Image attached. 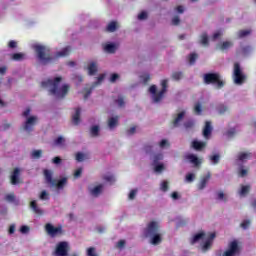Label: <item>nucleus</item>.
Here are the masks:
<instances>
[{"instance_id": "f257e3e1", "label": "nucleus", "mask_w": 256, "mask_h": 256, "mask_svg": "<svg viewBox=\"0 0 256 256\" xmlns=\"http://www.w3.org/2000/svg\"><path fill=\"white\" fill-rule=\"evenodd\" d=\"M30 47L36 53V61L38 65H48V63H53V61H57V59L67 57V55L71 53V47L69 46L62 48L52 56L47 54L49 53V48L44 44L33 42Z\"/></svg>"}, {"instance_id": "f03ea898", "label": "nucleus", "mask_w": 256, "mask_h": 256, "mask_svg": "<svg viewBox=\"0 0 256 256\" xmlns=\"http://www.w3.org/2000/svg\"><path fill=\"white\" fill-rule=\"evenodd\" d=\"M42 87L43 89H47L49 93L57 99H63L71 89L69 84L63 83V77L61 76L44 80L42 82Z\"/></svg>"}, {"instance_id": "7ed1b4c3", "label": "nucleus", "mask_w": 256, "mask_h": 256, "mask_svg": "<svg viewBox=\"0 0 256 256\" xmlns=\"http://www.w3.org/2000/svg\"><path fill=\"white\" fill-rule=\"evenodd\" d=\"M142 236L149 239L151 245H161L163 241V233L161 232V221L151 220L142 230Z\"/></svg>"}, {"instance_id": "20e7f679", "label": "nucleus", "mask_w": 256, "mask_h": 256, "mask_svg": "<svg viewBox=\"0 0 256 256\" xmlns=\"http://www.w3.org/2000/svg\"><path fill=\"white\" fill-rule=\"evenodd\" d=\"M214 240H215L214 232L200 231L192 237L191 243L193 245H198L202 253H207V251H209L211 247H213Z\"/></svg>"}, {"instance_id": "39448f33", "label": "nucleus", "mask_w": 256, "mask_h": 256, "mask_svg": "<svg viewBox=\"0 0 256 256\" xmlns=\"http://www.w3.org/2000/svg\"><path fill=\"white\" fill-rule=\"evenodd\" d=\"M161 89L158 90L156 85H151L148 89V93L154 103L163 101L165 94L167 93V87H169V79H162L160 81Z\"/></svg>"}, {"instance_id": "423d86ee", "label": "nucleus", "mask_w": 256, "mask_h": 256, "mask_svg": "<svg viewBox=\"0 0 256 256\" xmlns=\"http://www.w3.org/2000/svg\"><path fill=\"white\" fill-rule=\"evenodd\" d=\"M22 115L23 117H25V121L22 125L23 131H25L26 133H31V131H33L34 127L37 125L39 117L32 115L30 108H26L23 111Z\"/></svg>"}, {"instance_id": "0eeeda50", "label": "nucleus", "mask_w": 256, "mask_h": 256, "mask_svg": "<svg viewBox=\"0 0 256 256\" xmlns=\"http://www.w3.org/2000/svg\"><path fill=\"white\" fill-rule=\"evenodd\" d=\"M44 177L50 187H55L58 190L63 189L67 185V177H63L58 181L53 180V172L51 170H44Z\"/></svg>"}, {"instance_id": "6e6552de", "label": "nucleus", "mask_w": 256, "mask_h": 256, "mask_svg": "<svg viewBox=\"0 0 256 256\" xmlns=\"http://www.w3.org/2000/svg\"><path fill=\"white\" fill-rule=\"evenodd\" d=\"M232 79L235 85H243L245 81H247V74L243 72V69L239 63L234 64Z\"/></svg>"}, {"instance_id": "1a4fd4ad", "label": "nucleus", "mask_w": 256, "mask_h": 256, "mask_svg": "<svg viewBox=\"0 0 256 256\" xmlns=\"http://www.w3.org/2000/svg\"><path fill=\"white\" fill-rule=\"evenodd\" d=\"M204 82L208 85L212 83L213 85L217 86L218 89H221V87L225 85V80H223V78H221V75L217 73H210L204 75Z\"/></svg>"}, {"instance_id": "9d476101", "label": "nucleus", "mask_w": 256, "mask_h": 256, "mask_svg": "<svg viewBox=\"0 0 256 256\" xmlns=\"http://www.w3.org/2000/svg\"><path fill=\"white\" fill-rule=\"evenodd\" d=\"M240 252L241 246H239V241L233 240L228 244L221 256H237Z\"/></svg>"}, {"instance_id": "9b49d317", "label": "nucleus", "mask_w": 256, "mask_h": 256, "mask_svg": "<svg viewBox=\"0 0 256 256\" xmlns=\"http://www.w3.org/2000/svg\"><path fill=\"white\" fill-rule=\"evenodd\" d=\"M69 251H71L69 242H58L55 246L54 256H69Z\"/></svg>"}, {"instance_id": "f8f14e48", "label": "nucleus", "mask_w": 256, "mask_h": 256, "mask_svg": "<svg viewBox=\"0 0 256 256\" xmlns=\"http://www.w3.org/2000/svg\"><path fill=\"white\" fill-rule=\"evenodd\" d=\"M45 231L50 237H59V235H63V227L55 226L51 223L45 225Z\"/></svg>"}, {"instance_id": "ddd939ff", "label": "nucleus", "mask_w": 256, "mask_h": 256, "mask_svg": "<svg viewBox=\"0 0 256 256\" xmlns=\"http://www.w3.org/2000/svg\"><path fill=\"white\" fill-rule=\"evenodd\" d=\"M105 186L99 182L88 185V193L91 197H99L103 193Z\"/></svg>"}, {"instance_id": "4468645a", "label": "nucleus", "mask_w": 256, "mask_h": 256, "mask_svg": "<svg viewBox=\"0 0 256 256\" xmlns=\"http://www.w3.org/2000/svg\"><path fill=\"white\" fill-rule=\"evenodd\" d=\"M187 117V109H179L176 115L174 116L173 119V125L174 127H179L181 123H183V120Z\"/></svg>"}, {"instance_id": "2eb2a0df", "label": "nucleus", "mask_w": 256, "mask_h": 256, "mask_svg": "<svg viewBox=\"0 0 256 256\" xmlns=\"http://www.w3.org/2000/svg\"><path fill=\"white\" fill-rule=\"evenodd\" d=\"M103 51L105 53L113 54L117 52V49H119V43L116 42H105L103 45Z\"/></svg>"}, {"instance_id": "dca6fc26", "label": "nucleus", "mask_w": 256, "mask_h": 256, "mask_svg": "<svg viewBox=\"0 0 256 256\" xmlns=\"http://www.w3.org/2000/svg\"><path fill=\"white\" fill-rule=\"evenodd\" d=\"M185 160L189 161V163L194 165V167H199V165H201V163H203V158H200L195 154H186Z\"/></svg>"}, {"instance_id": "f3484780", "label": "nucleus", "mask_w": 256, "mask_h": 256, "mask_svg": "<svg viewBox=\"0 0 256 256\" xmlns=\"http://www.w3.org/2000/svg\"><path fill=\"white\" fill-rule=\"evenodd\" d=\"M12 185H19L21 183V168H15L10 175Z\"/></svg>"}, {"instance_id": "a211bd4d", "label": "nucleus", "mask_w": 256, "mask_h": 256, "mask_svg": "<svg viewBox=\"0 0 256 256\" xmlns=\"http://www.w3.org/2000/svg\"><path fill=\"white\" fill-rule=\"evenodd\" d=\"M85 69L88 75H95L99 71V65L96 61L90 60L87 62Z\"/></svg>"}, {"instance_id": "6ab92c4d", "label": "nucleus", "mask_w": 256, "mask_h": 256, "mask_svg": "<svg viewBox=\"0 0 256 256\" xmlns=\"http://www.w3.org/2000/svg\"><path fill=\"white\" fill-rule=\"evenodd\" d=\"M211 180V173H207L200 178V181L197 184L198 191H203L207 187L209 181Z\"/></svg>"}, {"instance_id": "aec40b11", "label": "nucleus", "mask_w": 256, "mask_h": 256, "mask_svg": "<svg viewBox=\"0 0 256 256\" xmlns=\"http://www.w3.org/2000/svg\"><path fill=\"white\" fill-rule=\"evenodd\" d=\"M251 159L250 152H239L236 156V165H241V163H245Z\"/></svg>"}, {"instance_id": "412c9836", "label": "nucleus", "mask_w": 256, "mask_h": 256, "mask_svg": "<svg viewBox=\"0 0 256 256\" xmlns=\"http://www.w3.org/2000/svg\"><path fill=\"white\" fill-rule=\"evenodd\" d=\"M231 47H233V41L231 40L222 41L216 45V49L219 51H227V49H231Z\"/></svg>"}, {"instance_id": "4be33fe9", "label": "nucleus", "mask_w": 256, "mask_h": 256, "mask_svg": "<svg viewBox=\"0 0 256 256\" xmlns=\"http://www.w3.org/2000/svg\"><path fill=\"white\" fill-rule=\"evenodd\" d=\"M212 131H213V125L211 124V121H206L203 128V137L205 139H209L211 137Z\"/></svg>"}, {"instance_id": "5701e85b", "label": "nucleus", "mask_w": 256, "mask_h": 256, "mask_svg": "<svg viewBox=\"0 0 256 256\" xmlns=\"http://www.w3.org/2000/svg\"><path fill=\"white\" fill-rule=\"evenodd\" d=\"M154 173L161 174L167 170V165L163 162L152 163Z\"/></svg>"}, {"instance_id": "b1692460", "label": "nucleus", "mask_w": 256, "mask_h": 256, "mask_svg": "<svg viewBox=\"0 0 256 256\" xmlns=\"http://www.w3.org/2000/svg\"><path fill=\"white\" fill-rule=\"evenodd\" d=\"M107 125L108 129H110V131H113V129H115L117 125H119V117L111 116L110 118H108Z\"/></svg>"}, {"instance_id": "393cba45", "label": "nucleus", "mask_w": 256, "mask_h": 256, "mask_svg": "<svg viewBox=\"0 0 256 256\" xmlns=\"http://www.w3.org/2000/svg\"><path fill=\"white\" fill-rule=\"evenodd\" d=\"M249 191H251V185L249 184L241 185L238 190V195L240 197H247V195H249Z\"/></svg>"}, {"instance_id": "a878e982", "label": "nucleus", "mask_w": 256, "mask_h": 256, "mask_svg": "<svg viewBox=\"0 0 256 256\" xmlns=\"http://www.w3.org/2000/svg\"><path fill=\"white\" fill-rule=\"evenodd\" d=\"M207 146L206 142H203L201 140H194L192 142V147L193 149H195L196 151H203V149H205V147Z\"/></svg>"}, {"instance_id": "bb28decb", "label": "nucleus", "mask_w": 256, "mask_h": 256, "mask_svg": "<svg viewBox=\"0 0 256 256\" xmlns=\"http://www.w3.org/2000/svg\"><path fill=\"white\" fill-rule=\"evenodd\" d=\"M198 43H200V45H203L204 47L209 46V35L207 34V32H203L202 34H200Z\"/></svg>"}, {"instance_id": "cd10ccee", "label": "nucleus", "mask_w": 256, "mask_h": 256, "mask_svg": "<svg viewBox=\"0 0 256 256\" xmlns=\"http://www.w3.org/2000/svg\"><path fill=\"white\" fill-rule=\"evenodd\" d=\"M139 195V188H132L128 191L127 199L128 201H135Z\"/></svg>"}, {"instance_id": "c85d7f7f", "label": "nucleus", "mask_w": 256, "mask_h": 256, "mask_svg": "<svg viewBox=\"0 0 256 256\" xmlns=\"http://www.w3.org/2000/svg\"><path fill=\"white\" fill-rule=\"evenodd\" d=\"M216 111L218 115H226V113H229L231 109L229 108V105L227 104H219L216 108Z\"/></svg>"}, {"instance_id": "c756f323", "label": "nucleus", "mask_w": 256, "mask_h": 256, "mask_svg": "<svg viewBox=\"0 0 256 256\" xmlns=\"http://www.w3.org/2000/svg\"><path fill=\"white\" fill-rule=\"evenodd\" d=\"M81 121V108H76L72 115V122L74 125H79Z\"/></svg>"}, {"instance_id": "7c9ffc66", "label": "nucleus", "mask_w": 256, "mask_h": 256, "mask_svg": "<svg viewBox=\"0 0 256 256\" xmlns=\"http://www.w3.org/2000/svg\"><path fill=\"white\" fill-rule=\"evenodd\" d=\"M118 28H119V22L111 21L106 26V31H108V33H115V30L118 29Z\"/></svg>"}, {"instance_id": "2f4dec72", "label": "nucleus", "mask_w": 256, "mask_h": 256, "mask_svg": "<svg viewBox=\"0 0 256 256\" xmlns=\"http://www.w3.org/2000/svg\"><path fill=\"white\" fill-rule=\"evenodd\" d=\"M12 61H25L27 59V55L25 53H14L10 56Z\"/></svg>"}, {"instance_id": "473e14b6", "label": "nucleus", "mask_w": 256, "mask_h": 256, "mask_svg": "<svg viewBox=\"0 0 256 256\" xmlns=\"http://www.w3.org/2000/svg\"><path fill=\"white\" fill-rule=\"evenodd\" d=\"M30 207L34 211V213H36V215H43V210L39 206H37V201H31Z\"/></svg>"}, {"instance_id": "72a5a7b5", "label": "nucleus", "mask_w": 256, "mask_h": 256, "mask_svg": "<svg viewBox=\"0 0 256 256\" xmlns=\"http://www.w3.org/2000/svg\"><path fill=\"white\" fill-rule=\"evenodd\" d=\"M249 35H251V29L239 30L236 34L238 39H244V37H249Z\"/></svg>"}, {"instance_id": "f704fd0d", "label": "nucleus", "mask_w": 256, "mask_h": 256, "mask_svg": "<svg viewBox=\"0 0 256 256\" xmlns=\"http://www.w3.org/2000/svg\"><path fill=\"white\" fill-rule=\"evenodd\" d=\"M165 155L163 154V152H158L156 154H154L152 156V164L153 163H161V161H163Z\"/></svg>"}, {"instance_id": "c9c22d12", "label": "nucleus", "mask_w": 256, "mask_h": 256, "mask_svg": "<svg viewBox=\"0 0 256 256\" xmlns=\"http://www.w3.org/2000/svg\"><path fill=\"white\" fill-rule=\"evenodd\" d=\"M169 184L170 182L168 180H162L159 185L160 191H162V193H167V191H169Z\"/></svg>"}, {"instance_id": "e433bc0d", "label": "nucleus", "mask_w": 256, "mask_h": 256, "mask_svg": "<svg viewBox=\"0 0 256 256\" xmlns=\"http://www.w3.org/2000/svg\"><path fill=\"white\" fill-rule=\"evenodd\" d=\"M209 161H210L211 165H217L219 163V161H221V156L217 153L212 154L209 156Z\"/></svg>"}, {"instance_id": "4c0bfd02", "label": "nucleus", "mask_w": 256, "mask_h": 256, "mask_svg": "<svg viewBox=\"0 0 256 256\" xmlns=\"http://www.w3.org/2000/svg\"><path fill=\"white\" fill-rule=\"evenodd\" d=\"M195 179H197V174L193 173V172H189L186 174L185 176V183H193V181H195Z\"/></svg>"}, {"instance_id": "58836bf2", "label": "nucleus", "mask_w": 256, "mask_h": 256, "mask_svg": "<svg viewBox=\"0 0 256 256\" xmlns=\"http://www.w3.org/2000/svg\"><path fill=\"white\" fill-rule=\"evenodd\" d=\"M43 157V150H32L31 158L32 159H41Z\"/></svg>"}, {"instance_id": "ea45409f", "label": "nucleus", "mask_w": 256, "mask_h": 256, "mask_svg": "<svg viewBox=\"0 0 256 256\" xmlns=\"http://www.w3.org/2000/svg\"><path fill=\"white\" fill-rule=\"evenodd\" d=\"M140 81L142 83H147L148 81H151V74L149 72H144L140 75Z\"/></svg>"}, {"instance_id": "a19ab883", "label": "nucleus", "mask_w": 256, "mask_h": 256, "mask_svg": "<svg viewBox=\"0 0 256 256\" xmlns=\"http://www.w3.org/2000/svg\"><path fill=\"white\" fill-rule=\"evenodd\" d=\"M65 138L63 137H58L55 141H54V145H56V147H65Z\"/></svg>"}, {"instance_id": "79ce46f5", "label": "nucleus", "mask_w": 256, "mask_h": 256, "mask_svg": "<svg viewBox=\"0 0 256 256\" xmlns=\"http://www.w3.org/2000/svg\"><path fill=\"white\" fill-rule=\"evenodd\" d=\"M121 80V75L117 73H113L110 75L109 81L110 83H117V81Z\"/></svg>"}, {"instance_id": "37998d69", "label": "nucleus", "mask_w": 256, "mask_h": 256, "mask_svg": "<svg viewBox=\"0 0 256 256\" xmlns=\"http://www.w3.org/2000/svg\"><path fill=\"white\" fill-rule=\"evenodd\" d=\"M248 173H249V169L248 168H245V167L241 166L238 169V175L240 177H247Z\"/></svg>"}, {"instance_id": "c03bdc74", "label": "nucleus", "mask_w": 256, "mask_h": 256, "mask_svg": "<svg viewBox=\"0 0 256 256\" xmlns=\"http://www.w3.org/2000/svg\"><path fill=\"white\" fill-rule=\"evenodd\" d=\"M148 17H149V12H147V11H145V10L141 11V12L138 14V16H137V18H138L139 21H145Z\"/></svg>"}, {"instance_id": "a18cd8bd", "label": "nucleus", "mask_w": 256, "mask_h": 256, "mask_svg": "<svg viewBox=\"0 0 256 256\" xmlns=\"http://www.w3.org/2000/svg\"><path fill=\"white\" fill-rule=\"evenodd\" d=\"M203 111H205V109H203V106H201V104H195L194 113H196V115H203Z\"/></svg>"}, {"instance_id": "49530a36", "label": "nucleus", "mask_w": 256, "mask_h": 256, "mask_svg": "<svg viewBox=\"0 0 256 256\" xmlns=\"http://www.w3.org/2000/svg\"><path fill=\"white\" fill-rule=\"evenodd\" d=\"M86 256H99V254H97V249L94 247H89L86 250Z\"/></svg>"}, {"instance_id": "de8ad7c7", "label": "nucleus", "mask_w": 256, "mask_h": 256, "mask_svg": "<svg viewBox=\"0 0 256 256\" xmlns=\"http://www.w3.org/2000/svg\"><path fill=\"white\" fill-rule=\"evenodd\" d=\"M216 198L218 199V201H227V194H225V192L223 191H218L216 194Z\"/></svg>"}, {"instance_id": "09e8293b", "label": "nucleus", "mask_w": 256, "mask_h": 256, "mask_svg": "<svg viewBox=\"0 0 256 256\" xmlns=\"http://www.w3.org/2000/svg\"><path fill=\"white\" fill-rule=\"evenodd\" d=\"M237 133H239V128L233 127L226 132V135L227 137H233V135H237Z\"/></svg>"}, {"instance_id": "8fccbe9b", "label": "nucleus", "mask_w": 256, "mask_h": 256, "mask_svg": "<svg viewBox=\"0 0 256 256\" xmlns=\"http://www.w3.org/2000/svg\"><path fill=\"white\" fill-rule=\"evenodd\" d=\"M170 143L169 140L167 139H162L159 143L158 146L160 147V149H167L169 147Z\"/></svg>"}, {"instance_id": "3c124183", "label": "nucleus", "mask_w": 256, "mask_h": 256, "mask_svg": "<svg viewBox=\"0 0 256 256\" xmlns=\"http://www.w3.org/2000/svg\"><path fill=\"white\" fill-rule=\"evenodd\" d=\"M20 233H22V235H29V232L31 231V227L27 226V225H22L19 229Z\"/></svg>"}, {"instance_id": "603ef678", "label": "nucleus", "mask_w": 256, "mask_h": 256, "mask_svg": "<svg viewBox=\"0 0 256 256\" xmlns=\"http://www.w3.org/2000/svg\"><path fill=\"white\" fill-rule=\"evenodd\" d=\"M104 181H107L108 183H114L115 181V175L113 174H105L103 176Z\"/></svg>"}, {"instance_id": "864d4df0", "label": "nucleus", "mask_w": 256, "mask_h": 256, "mask_svg": "<svg viewBox=\"0 0 256 256\" xmlns=\"http://www.w3.org/2000/svg\"><path fill=\"white\" fill-rule=\"evenodd\" d=\"M184 127L186 129H193V127H195V120H186L184 122Z\"/></svg>"}, {"instance_id": "5fc2aeb1", "label": "nucleus", "mask_w": 256, "mask_h": 256, "mask_svg": "<svg viewBox=\"0 0 256 256\" xmlns=\"http://www.w3.org/2000/svg\"><path fill=\"white\" fill-rule=\"evenodd\" d=\"M105 81V74H100L97 77V81L94 83L93 87H97V85H101Z\"/></svg>"}, {"instance_id": "6e6d98bb", "label": "nucleus", "mask_w": 256, "mask_h": 256, "mask_svg": "<svg viewBox=\"0 0 256 256\" xmlns=\"http://www.w3.org/2000/svg\"><path fill=\"white\" fill-rule=\"evenodd\" d=\"M221 37H223V31L218 30L212 35V41H217V39H221Z\"/></svg>"}, {"instance_id": "4d7b16f0", "label": "nucleus", "mask_w": 256, "mask_h": 256, "mask_svg": "<svg viewBox=\"0 0 256 256\" xmlns=\"http://www.w3.org/2000/svg\"><path fill=\"white\" fill-rule=\"evenodd\" d=\"M174 13H177V15H183V13H185V6H176L174 8Z\"/></svg>"}, {"instance_id": "13d9d810", "label": "nucleus", "mask_w": 256, "mask_h": 256, "mask_svg": "<svg viewBox=\"0 0 256 256\" xmlns=\"http://www.w3.org/2000/svg\"><path fill=\"white\" fill-rule=\"evenodd\" d=\"M187 223V219L185 218H177L176 225L177 227H183Z\"/></svg>"}, {"instance_id": "bf43d9fd", "label": "nucleus", "mask_w": 256, "mask_h": 256, "mask_svg": "<svg viewBox=\"0 0 256 256\" xmlns=\"http://www.w3.org/2000/svg\"><path fill=\"white\" fill-rule=\"evenodd\" d=\"M74 179H79V177H81V175H83V168H77L74 173Z\"/></svg>"}, {"instance_id": "052dcab7", "label": "nucleus", "mask_w": 256, "mask_h": 256, "mask_svg": "<svg viewBox=\"0 0 256 256\" xmlns=\"http://www.w3.org/2000/svg\"><path fill=\"white\" fill-rule=\"evenodd\" d=\"M91 135H93V137H97V135H99V126L94 125L91 127Z\"/></svg>"}, {"instance_id": "680f3d73", "label": "nucleus", "mask_w": 256, "mask_h": 256, "mask_svg": "<svg viewBox=\"0 0 256 256\" xmlns=\"http://www.w3.org/2000/svg\"><path fill=\"white\" fill-rule=\"evenodd\" d=\"M5 199L8 201V203H15V194L10 193L5 196Z\"/></svg>"}, {"instance_id": "e2e57ef3", "label": "nucleus", "mask_w": 256, "mask_h": 256, "mask_svg": "<svg viewBox=\"0 0 256 256\" xmlns=\"http://www.w3.org/2000/svg\"><path fill=\"white\" fill-rule=\"evenodd\" d=\"M7 45L9 49H17L18 42L15 40H10Z\"/></svg>"}, {"instance_id": "0e129e2a", "label": "nucleus", "mask_w": 256, "mask_h": 256, "mask_svg": "<svg viewBox=\"0 0 256 256\" xmlns=\"http://www.w3.org/2000/svg\"><path fill=\"white\" fill-rule=\"evenodd\" d=\"M85 159H87V156L81 152L76 154V161H85Z\"/></svg>"}, {"instance_id": "69168bd1", "label": "nucleus", "mask_w": 256, "mask_h": 256, "mask_svg": "<svg viewBox=\"0 0 256 256\" xmlns=\"http://www.w3.org/2000/svg\"><path fill=\"white\" fill-rule=\"evenodd\" d=\"M197 57H198V55L196 54V53H191L190 55H189V63L191 64V65H193V63H195V61H197Z\"/></svg>"}, {"instance_id": "338daca9", "label": "nucleus", "mask_w": 256, "mask_h": 256, "mask_svg": "<svg viewBox=\"0 0 256 256\" xmlns=\"http://www.w3.org/2000/svg\"><path fill=\"white\" fill-rule=\"evenodd\" d=\"M39 197L42 201H47V199H49V193L47 191H42Z\"/></svg>"}, {"instance_id": "774afa93", "label": "nucleus", "mask_w": 256, "mask_h": 256, "mask_svg": "<svg viewBox=\"0 0 256 256\" xmlns=\"http://www.w3.org/2000/svg\"><path fill=\"white\" fill-rule=\"evenodd\" d=\"M251 225V221L250 220H244L240 226L242 227V229H249V226Z\"/></svg>"}]
</instances>
